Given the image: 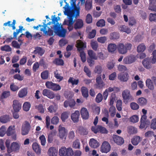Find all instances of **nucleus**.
Returning a JSON list of instances; mask_svg holds the SVG:
<instances>
[{
	"label": "nucleus",
	"instance_id": "obj_1",
	"mask_svg": "<svg viewBox=\"0 0 156 156\" xmlns=\"http://www.w3.org/2000/svg\"><path fill=\"white\" fill-rule=\"evenodd\" d=\"M64 8L65 9V11H64V14L67 16L68 20H65L63 23V24L67 25L69 31H71L73 29V25L76 17L75 16L73 11L70 10L68 4L66 3V5L64 7Z\"/></svg>",
	"mask_w": 156,
	"mask_h": 156
},
{
	"label": "nucleus",
	"instance_id": "obj_2",
	"mask_svg": "<svg viewBox=\"0 0 156 156\" xmlns=\"http://www.w3.org/2000/svg\"><path fill=\"white\" fill-rule=\"evenodd\" d=\"M132 45L130 43L125 44L119 43L117 46L118 51L119 53L122 54H126L128 50H130Z\"/></svg>",
	"mask_w": 156,
	"mask_h": 156
},
{
	"label": "nucleus",
	"instance_id": "obj_3",
	"mask_svg": "<svg viewBox=\"0 0 156 156\" xmlns=\"http://www.w3.org/2000/svg\"><path fill=\"white\" fill-rule=\"evenodd\" d=\"M59 154L60 156H73V151L71 147L66 148L65 147H62L59 150Z\"/></svg>",
	"mask_w": 156,
	"mask_h": 156
},
{
	"label": "nucleus",
	"instance_id": "obj_4",
	"mask_svg": "<svg viewBox=\"0 0 156 156\" xmlns=\"http://www.w3.org/2000/svg\"><path fill=\"white\" fill-rule=\"evenodd\" d=\"M39 27H40V30L43 31L45 34H49L50 35H52L53 34V30L47 26V25H39L37 26H34V29L37 30H38Z\"/></svg>",
	"mask_w": 156,
	"mask_h": 156
},
{
	"label": "nucleus",
	"instance_id": "obj_5",
	"mask_svg": "<svg viewBox=\"0 0 156 156\" xmlns=\"http://www.w3.org/2000/svg\"><path fill=\"white\" fill-rule=\"evenodd\" d=\"M122 96L124 102L127 103L133 100V97L130 94V91L128 90H126L122 92Z\"/></svg>",
	"mask_w": 156,
	"mask_h": 156
},
{
	"label": "nucleus",
	"instance_id": "obj_6",
	"mask_svg": "<svg viewBox=\"0 0 156 156\" xmlns=\"http://www.w3.org/2000/svg\"><path fill=\"white\" fill-rule=\"evenodd\" d=\"M30 128L31 126L29 122L27 121H25V124L22 126L21 134L23 136L28 134Z\"/></svg>",
	"mask_w": 156,
	"mask_h": 156
},
{
	"label": "nucleus",
	"instance_id": "obj_7",
	"mask_svg": "<svg viewBox=\"0 0 156 156\" xmlns=\"http://www.w3.org/2000/svg\"><path fill=\"white\" fill-rule=\"evenodd\" d=\"M101 149V152L107 153L110 150V146L108 142L104 141L102 143Z\"/></svg>",
	"mask_w": 156,
	"mask_h": 156
},
{
	"label": "nucleus",
	"instance_id": "obj_8",
	"mask_svg": "<svg viewBox=\"0 0 156 156\" xmlns=\"http://www.w3.org/2000/svg\"><path fill=\"white\" fill-rule=\"evenodd\" d=\"M12 106L14 111L19 112L21 108L22 104L18 100H15L13 101Z\"/></svg>",
	"mask_w": 156,
	"mask_h": 156
},
{
	"label": "nucleus",
	"instance_id": "obj_9",
	"mask_svg": "<svg viewBox=\"0 0 156 156\" xmlns=\"http://www.w3.org/2000/svg\"><path fill=\"white\" fill-rule=\"evenodd\" d=\"M54 32L59 36L62 37H64L65 36L66 34V30L63 28L62 26V28H59L58 27L57 29V28H56V29H54Z\"/></svg>",
	"mask_w": 156,
	"mask_h": 156
},
{
	"label": "nucleus",
	"instance_id": "obj_10",
	"mask_svg": "<svg viewBox=\"0 0 156 156\" xmlns=\"http://www.w3.org/2000/svg\"><path fill=\"white\" fill-rule=\"evenodd\" d=\"M142 64L144 67L147 69H150L152 67V64L150 58H147L144 59L142 61Z\"/></svg>",
	"mask_w": 156,
	"mask_h": 156
},
{
	"label": "nucleus",
	"instance_id": "obj_11",
	"mask_svg": "<svg viewBox=\"0 0 156 156\" xmlns=\"http://www.w3.org/2000/svg\"><path fill=\"white\" fill-rule=\"evenodd\" d=\"M6 133L8 136H10V126H9L6 131V128L4 126H2L0 128V136L3 137L5 134Z\"/></svg>",
	"mask_w": 156,
	"mask_h": 156
},
{
	"label": "nucleus",
	"instance_id": "obj_12",
	"mask_svg": "<svg viewBox=\"0 0 156 156\" xmlns=\"http://www.w3.org/2000/svg\"><path fill=\"white\" fill-rule=\"evenodd\" d=\"M59 136L61 139H63L67 133V130L65 128L60 125L58 127Z\"/></svg>",
	"mask_w": 156,
	"mask_h": 156
},
{
	"label": "nucleus",
	"instance_id": "obj_13",
	"mask_svg": "<svg viewBox=\"0 0 156 156\" xmlns=\"http://www.w3.org/2000/svg\"><path fill=\"white\" fill-rule=\"evenodd\" d=\"M82 118L85 120L87 119L89 117V115L87 109L85 108H82L80 110Z\"/></svg>",
	"mask_w": 156,
	"mask_h": 156
},
{
	"label": "nucleus",
	"instance_id": "obj_14",
	"mask_svg": "<svg viewBox=\"0 0 156 156\" xmlns=\"http://www.w3.org/2000/svg\"><path fill=\"white\" fill-rule=\"evenodd\" d=\"M60 18L59 17H56L54 16L52 18V23L54 24V29H57L58 27L59 28H62V25L61 24H59L58 22V21L60 20Z\"/></svg>",
	"mask_w": 156,
	"mask_h": 156
},
{
	"label": "nucleus",
	"instance_id": "obj_15",
	"mask_svg": "<svg viewBox=\"0 0 156 156\" xmlns=\"http://www.w3.org/2000/svg\"><path fill=\"white\" fill-rule=\"evenodd\" d=\"M135 60V56L131 55L123 59V62L126 64H130L134 62Z\"/></svg>",
	"mask_w": 156,
	"mask_h": 156
},
{
	"label": "nucleus",
	"instance_id": "obj_16",
	"mask_svg": "<svg viewBox=\"0 0 156 156\" xmlns=\"http://www.w3.org/2000/svg\"><path fill=\"white\" fill-rule=\"evenodd\" d=\"M42 94L44 96H46L50 99H52L55 97V94L53 92L46 89L43 90Z\"/></svg>",
	"mask_w": 156,
	"mask_h": 156
},
{
	"label": "nucleus",
	"instance_id": "obj_17",
	"mask_svg": "<svg viewBox=\"0 0 156 156\" xmlns=\"http://www.w3.org/2000/svg\"><path fill=\"white\" fill-rule=\"evenodd\" d=\"M113 138L114 141L118 145H121L124 143L123 139L120 136L115 135H113Z\"/></svg>",
	"mask_w": 156,
	"mask_h": 156
},
{
	"label": "nucleus",
	"instance_id": "obj_18",
	"mask_svg": "<svg viewBox=\"0 0 156 156\" xmlns=\"http://www.w3.org/2000/svg\"><path fill=\"white\" fill-rule=\"evenodd\" d=\"M84 25L83 21L80 19L77 20L74 24V28L75 29H80L82 28Z\"/></svg>",
	"mask_w": 156,
	"mask_h": 156
},
{
	"label": "nucleus",
	"instance_id": "obj_19",
	"mask_svg": "<svg viewBox=\"0 0 156 156\" xmlns=\"http://www.w3.org/2000/svg\"><path fill=\"white\" fill-rule=\"evenodd\" d=\"M20 148V144L16 142H13L10 145V152L11 151L18 152Z\"/></svg>",
	"mask_w": 156,
	"mask_h": 156
},
{
	"label": "nucleus",
	"instance_id": "obj_20",
	"mask_svg": "<svg viewBox=\"0 0 156 156\" xmlns=\"http://www.w3.org/2000/svg\"><path fill=\"white\" fill-rule=\"evenodd\" d=\"M45 52L44 49L40 47H37L35 48L33 53L39 56H42L44 54Z\"/></svg>",
	"mask_w": 156,
	"mask_h": 156
},
{
	"label": "nucleus",
	"instance_id": "obj_21",
	"mask_svg": "<svg viewBox=\"0 0 156 156\" xmlns=\"http://www.w3.org/2000/svg\"><path fill=\"white\" fill-rule=\"evenodd\" d=\"M80 115L79 112L78 111H75L71 114V119L74 122H78Z\"/></svg>",
	"mask_w": 156,
	"mask_h": 156
},
{
	"label": "nucleus",
	"instance_id": "obj_22",
	"mask_svg": "<svg viewBox=\"0 0 156 156\" xmlns=\"http://www.w3.org/2000/svg\"><path fill=\"white\" fill-rule=\"evenodd\" d=\"M76 47L77 48L78 50L80 51L82 49L86 47V44L80 40H79L76 41Z\"/></svg>",
	"mask_w": 156,
	"mask_h": 156
},
{
	"label": "nucleus",
	"instance_id": "obj_23",
	"mask_svg": "<svg viewBox=\"0 0 156 156\" xmlns=\"http://www.w3.org/2000/svg\"><path fill=\"white\" fill-rule=\"evenodd\" d=\"M118 79L122 81H126L128 79V75L127 73H120L118 75Z\"/></svg>",
	"mask_w": 156,
	"mask_h": 156
},
{
	"label": "nucleus",
	"instance_id": "obj_24",
	"mask_svg": "<svg viewBox=\"0 0 156 156\" xmlns=\"http://www.w3.org/2000/svg\"><path fill=\"white\" fill-rule=\"evenodd\" d=\"M33 149L38 155L41 154V149L40 145L36 142L34 143L32 145Z\"/></svg>",
	"mask_w": 156,
	"mask_h": 156
},
{
	"label": "nucleus",
	"instance_id": "obj_25",
	"mask_svg": "<svg viewBox=\"0 0 156 156\" xmlns=\"http://www.w3.org/2000/svg\"><path fill=\"white\" fill-rule=\"evenodd\" d=\"M10 136L13 140H15L16 139V134L15 130V126H10Z\"/></svg>",
	"mask_w": 156,
	"mask_h": 156
},
{
	"label": "nucleus",
	"instance_id": "obj_26",
	"mask_svg": "<svg viewBox=\"0 0 156 156\" xmlns=\"http://www.w3.org/2000/svg\"><path fill=\"white\" fill-rule=\"evenodd\" d=\"M89 144L91 147L95 148L98 147L99 146V143L95 140L93 138L90 140Z\"/></svg>",
	"mask_w": 156,
	"mask_h": 156
},
{
	"label": "nucleus",
	"instance_id": "obj_27",
	"mask_svg": "<svg viewBox=\"0 0 156 156\" xmlns=\"http://www.w3.org/2000/svg\"><path fill=\"white\" fill-rule=\"evenodd\" d=\"M96 85L98 87H105V83L102 80L100 76H98L96 78Z\"/></svg>",
	"mask_w": 156,
	"mask_h": 156
},
{
	"label": "nucleus",
	"instance_id": "obj_28",
	"mask_svg": "<svg viewBox=\"0 0 156 156\" xmlns=\"http://www.w3.org/2000/svg\"><path fill=\"white\" fill-rule=\"evenodd\" d=\"M77 130L78 132L81 135H87L88 133L87 129L83 126H80L79 127Z\"/></svg>",
	"mask_w": 156,
	"mask_h": 156
},
{
	"label": "nucleus",
	"instance_id": "obj_29",
	"mask_svg": "<svg viewBox=\"0 0 156 156\" xmlns=\"http://www.w3.org/2000/svg\"><path fill=\"white\" fill-rule=\"evenodd\" d=\"M119 29L121 32H126L129 34L131 32L130 30L125 25H121L119 27Z\"/></svg>",
	"mask_w": 156,
	"mask_h": 156
},
{
	"label": "nucleus",
	"instance_id": "obj_30",
	"mask_svg": "<svg viewBox=\"0 0 156 156\" xmlns=\"http://www.w3.org/2000/svg\"><path fill=\"white\" fill-rule=\"evenodd\" d=\"M56 132L51 131L48 135L47 141L48 143H51L52 142L54 137L56 134Z\"/></svg>",
	"mask_w": 156,
	"mask_h": 156
},
{
	"label": "nucleus",
	"instance_id": "obj_31",
	"mask_svg": "<svg viewBox=\"0 0 156 156\" xmlns=\"http://www.w3.org/2000/svg\"><path fill=\"white\" fill-rule=\"evenodd\" d=\"M58 151L53 147H51L48 151V154L49 156H56Z\"/></svg>",
	"mask_w": 156,
	"mask_h": 156
},
{
	"label": "nucleus",
	"instance_id": "obj_32",
	"mask_svg": "<svg viewBox=\"0 0 156 156\" xmlns=\"http://www.w3.org/2000/svg\"><path fill=\"white\" fill-rule=\"evenodd\" d=\"M141 140L140 137L139 136H135L131 139V143L133 145L136 146L139 144Z\"/></svg>",
	"mask_w": 156,
	"mask_h": 156
},
{
	"label": "nucleus",
	"instance_id": "obj_33",
	"mask_svg": "<svg viewBox=\"0 0 156 156\" xmlns=\"http://www.w3.org/2000/svg\"><path fill=\"white\" fill-rule=\"evenodd\" d=\"M87 54L90 58H93L94 60L98 59V57L96 54L92 50H89L87 51Z\"/></svg>",
	"mask_w": 156,
	"mask_h": 156
},
{
	"label": "nucleus",
	"instance_id": "obj_34",
	"mask_svg": "<svg viewBox=\"0 0 156 156\" xmlns=\"http://www.w3.org/2000/svg\"><path fill=\"white\" fill-rule=\"evenodd\" d=\"M70 114V112L68 111L63 112L62 113L61 116V119L63 122H65L68 119Z\"/></svg>",
	"mask_w": 156,
	"mask_h": 156
},
{
	"label": "nucleus",
	"instance_id": "obj_35",
	"mask_svg": "<svg viewBox=\"0 0 156 156\" xmlns=\"http://www.w3.org/2000/svg\"><path fill=\"white\" fill-rule=\"evenodd\" d=\"M147 102V100L145 98L141 97L138 99L137 102L140 106H144L146 105Z\"/></svg>",
	"mask_w": 156,
	"mask_h": 156
},
{
	"label": "nucleus",
	"instance_id": "obj_36",
	"mask_svg": "<svg viewBox=\"0 0 156 156\" xmlns=\"http://www.w3.org/2000/svg\"><path fill=\"white\" fill-rule=\"evenodd\" d=\"M117 48L116 45L114 44H109L108 47V50L109 52L111 53L114 52Z\"/></svg>",
	"mask_w": 156,
	"mask_h": 156
},
{
	"label": "nucleus",
	"instance_id": "obj_37",
	"mask_svg": "<svg viewBox=\"0 0 156 156\" xmlns=\"http://www.w3.org/2000/svg\"><path fill=\"white\" fill-rule=\"evenodd\" d=\"M27 94V88H23L19 91L18 96L19 97L22 98L26 96Z\"/></svg>",
	"mask_w": 156,
	"mask_h": 156
},
{
	"label": "nucleus",
	"instance_id": "obj_38",
	"mask_svg": "<svg viewBox=\"0 0 156 156\" xmlns=\"http://www.w3.org/2000/svg\"><path fill=\"white\" fill-rule=\"evenodd\" d=\"M46 86L47 88H60V86L51 82L48 81L46 83Z\"/></svg>",
	"mask_w": 156,
	"mask_h": 156
},
{
	"label": "nucleus",
	"instance_id": "obj_39",
	"mask_svg": "<svg viewBox=\"0 0 156 156\" xmlns=\"http://www.w3.org/2000/svg\"><path fill=\"white\" fill-rule=\"evenodd\" d=\"M92 8V0H87L85 4V9L86 10H89Z\"/></svg>",
	"mask_w": 156,
	"mask_h": 156
},
{
	"label": "nucleus",
	"instance_id": "obj_40",
	"mask_svg": "<svg viewBox=\"0 0 156 156\" xmlns=\"http://www.w3.org/2000/svg\"><path fill=\"white\" fill-rule=\"evenodd\" d=\"M9 116L7 115H3L0 117V121L3 123H6L9 121Z\"/></svg>",
	"mask_w": 156,
	"mask_h": 156
},
{
	"label": "nucleus",
	"instance_id": "obj_41",
	"mask_svg": "<svg viewBox=\"0 0 156 156\" xmlns=\"http://www.w3.org/2000/svg\"><path fill=\"white\" fill-rule=\"evenodd\" d=\"M35 108L38 110L40 113L41 114L44 113L45 107L44 106L42 105L39 104L37 105H36L35 106Z\"/></svg>",
	"mask_w": 156,
	"mask_h": 156
},
{
	"label": "nucleus",
	"instance_id": "obj_42",
	"mask_svg": "<svg viewBox=\"0 0 156 156\" xmlns=\"http://www.w3.org/2000/svg\"><path fill=\"white\" fill-rule=\"evenodd\" d=\"M90 45L92 48L95 51H97L98 45V42L92 40L90 42Z\"/></svg>",
	"mask_w": 156,
	"mask_h": 156
},
{
	"label": "nucleus",
	"instance_id": "obj_43",
	"mask_svg": "<svg viewBox=\"0 0 156 156\" xmlns=\"http://www.w3.org/2000/svg\"><path fill=\"white\" fill-rule=\"evenodd\" d=\"M98 132L102 133H107L108 131L106 128L101 126L98 125Z\"/></svg>",
	"mask_w": 156,
	"mask_h": 156
},
{
	"label": "nucleus",
	"instance_id": "obj_44",
	"mask_svg": "<svg viewBox=\"0 0 156 156\" xmlns=\"http://www.w3.org/2000/svg\"><path fill=\"white\" fill-rule=\"evenodd\" d=\"M80 143L78 139H76L74 140L72 145V147L75 149L80 148Z\"/></svg>",
	"mask_w": 156,
	"mask_h": 156
},
{
	"label": "nucleus",
	"instance_id": "obj_45",
	"mask_svg": "<svg viewBox=\"0 0 156 156\" xmlns=\"http://www.w3.org/2000/svg\"><path fill=\"white\" fill-rule=\"evenodd\" d=\"M31 105L30 103L29 102H26L23 104V108L24 111L27 112L28 111Z\"/></svg>",
	"mask_w": 156,
	"mask_h": 156
},
{
	"label": "nucleus",
	"instance_id": "obj_46",
	"mask_svg": "<svg viewBox=\"0 0 156 156\" xmlns=\"http://www.w3.org/2000/svg\"><path fill=\"white\" fill-rule=\"evenodd\" d=\"M102 71L101 66L100 65H98L95 67L94 70V72L95 73L99 74L101 73Z\"/></svg>",
	"mask_w": 156,
	"mask_h": 156
},
{
	"label": "nucleus",
	"instance_id": "obj_47",
	"mask_svg": "<svg viewBox=\"0 0 156 156\" xmlns=\"http://www.w3.org/2000/svg\"><path fill=\"white\" fill-rule=\"evenodd\" d=\"M116 109L115 106H112L109 109V112L110 113L111 116L113 117L116 113Z\"/></svg>",
	"mask_w": 156,
	"mask_h": 156
},
{
	"label": "nucleus",
	"instance_id": "obj_48",
	"mask_svg": "<svg viewBox=\"0 0 156 156\" xmlns=\"http://www.w3.org/2000/svg\"><path fill=\"white\" fill-rule=\"evenodd\" d=\"M82 96L84 98H87L89 96L88 91L87 88H81Z\"/></svg>",
	"mask_w": 156,
	"mask_h": 156
},
{
	"label": "nucleus",
	"instance_id": "obj_49",
	"mask_svg": "<svg viewBox=\"0 0 156 156\" xmlns=\"http://www.w3.org/2000/svg\"><path fill=\"white\" fill-rule=\"evenodd\" d=\"M146 49V47L143 44L139 45L137 47V50L138 52H143Z\"/></svg>",
	"mask_w": 156,
	"mask_h": 156
},
{
	"label": "nucleus",
	"instance_id": "obj_50",
	"mask_svg": "<svg viewBox=\"0 0 156 156\" xmlns=\"http://www.w3.org/2000/svg\"><path fill=\"white\" fill-rule=\"evenodd\" d=\"M5 146L7 148L8 154H6V156H10V140L7 139L5 143Z\"/></svg>",
	"mask_w": 156,
	"mask_h": 156
},
{
	"label": "nucleus",
	"instance_id": "obj_51",
	"mask_svg": "<svg viewBox=\"0 0 156 156\" xmlns=\"http://www.w3.org/2000/svg\"><path fill=\"white\" fill-rule=\"evenodd\" d=\"M79 82V80L77 79H75L73 77H70L69 80L68 82L69 83H71L73 85H77Z\"/></svg>",
	"mask_w": 156,
	"mask_h": 156
},
{
	"label": "nucleus",
	"instance_id": "obj_52",
	"mask_svg": "<svg viewBox=\"0 0 156 156\" xmlns=\"http://www.w3.org/2000/svg\"><path fill=\"white\" fill-rule=\"evenodd\" d=\"M105 22L103 19H101L97 22V26L98 27H102L105 26Z\"/></svg>",
	"mask_w": 156,
	"mask_h": 156
},
{
	"label": "nucleus",
	"instance_id": "obj_53",
	"mask_svg": "<svg viewBox=\"0 0 156 156\" xmlns=\"http://www.w3.org/2000/svg\"><path fill=\"white\" fill-rule=\"evenodd\" d=\"M39 139L41 141V145L42 146H44L46 143V140L45 136L44 135H42L39 137Z\"/></svg>",
	"mask_w": 156,
	"mask_h": 156
},
{
	"label": "nucleus",
	"instance_id": "obj_54",
	"mask_svg": "<svg viewBox=\"0 0 156 156\" xmlns=\"http://www.w3.org/2000/svg\"><path fill=\"white\" fill-rule=\"evenodd\" d=\"M41 76L43 79H47L48 76V70H45L41 73Z\"/></svg>",
	"mask_w": 156,
	"mask_h": 156
},
{
	"label": "nucleus",
	"instance_id": "obj_55",
	"mask_svg": "<svg viewBox=\"0 0 156 156\" xmlns=\"http://www.w3.org/2000/svg\"><path fill=\"white\" fill-rule=\"evenodd\" d=\"M129 119L130 122L133 123H135L138 122V121L139 118L137 115H134L130 117Z\"/></svg>",
	"mask_w": 156,
	"mask_h": 156
},
{
	"label": "nucleus",
	"instance_id": "obj_56",
	"mask_svg": "<svg viewBox=\"0 0 156 156\" xmlns=\"http://www.w3.org/2000/svg\"><path fill=\"white\" fill-rule=\"evenodd\" d=\"M116 107L119 111H121L122 109V101L120 100L117 101L116 104Z\"/></svg>",
	"mask_w": 156,
	"mask_h": 156
},
{
	"label": "nucleus",
	"instance_id": "obj_57",
	"mask_svg": "<svg viewBox=\"0 0 156 156\" xmlns=\"http://www.w3.org/2000/svg\"><path fill=\"white\" fill-rule=\"evenodd\" d=\"M119 71L124 72L127 70L126 67L124 65H119L117 67Z\"/></svg>",
	"mask_w": 156,
	"mask_h": 156
},
{
	"label": "nucleus",
	"instance_id": "obj_58",
	"mask_svg": "<svg viewBox=\"0 0 156 156\" xmlns=\"http://www.w3.org/2000/svg\"><path fill=\"white\" fill-rule=\"evenodd\" d=\"M53 63L58 65H63L64 64L63 60L59 58L56 59L53 62Z\"/></svg>",
	"mask_w": 156,
	"mask_h": 156
},
{
	"label": "nucleus",
	"instance_id": "obj_59",
	"mask_svg": "<svg viewBox=\"0 0 156 156\" xmlns=\"http://www.w3.org/2000/svg\"><path fill=\"white\" fill-rule=\"evenodd\" d=\"M151 63L154 64L156 62V50H154L152 54Z\"/></svg>",
	"mask_w": 156,
	"mask_h": 156
},
{
	"label": "nucleus",
	"instance_id": "obj_60",
	"mask_svg": "<svg viewBox=\"0 0 156 156\" xmlns=\"http://www.w3.org/2000/svg\"><path fill=\"white\" fill-rule=\"evenodd\" d=\"M146 86L148 88H151L154 87H156V86H154L152 83L151 80L149 79L147 80L146 81Z\"/></svg>",
	"mask_w": 156,
	"mask_h": 156
},
{
	"label": "nucleus",
	"instance_id": "obj_61",
	"mask_svg": "<svg viewBox=\"0 0 156 156\" xmlns=\"http://www.w3.org/2000/svg\"><path fill=\"white\" fill-rule=\"evenodd\" d=\"M150 127L153 130L156 129V118L152 120L150 125Z\"/></svg>",
	"mask_w": 156,
	"mask_h": 156
},
{
	"label": "nucleus",
	"instance_id": "obj_62",
	"mask_svg": "<svg viewBox=\"0 0 156 156\" xmlns=\"http://www.w3.org/2000/svg\"><path fill=\"white\" fill-rule=\"evenodd\" d=\"M103 99L102 95L100 93H98L96 96L95 98L96 101L97 103H99L101 102Z\"/></svg>",
	"mask_w": 156,
	"mask_h": 156
},
{
	"label": "nucleus",
	"instance_id": "obj_63",
	"mask_svg": "<svg viewBox=\"0 0 156 156\" xmlns=\"http://www.w3.org/2000/svg\"><path fill=\"white\" fill-rule=\"evenodd\" d=\"M130 106L131 108L134 110H137L139 108V105L135 102L131 103L130 104Z\"/></svg>",
	"mask_w": 156,
	"mask_h": 156
},
{
	"label": "nucleus",
	"instance_id": "obj_64",
	"mask_svg": "<svg viewBox=\"0 0 156 156\" xmlns=\"http://www.w3.org/2000/svg\"><path fill=\"white\" fill-rule=\"evenodd\" d=\"M48 109L49 112L52 113L56 112L57 108L56 106L51 105L49 106Z\"/></svg>",
	"mask_w": 156,
	"mask_h": 156
}]
</instances>
